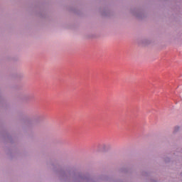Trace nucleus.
Returning <instances> with one entry per match:
<instances>
[{"instance_id":"obj_1","label":"nucleus","mask_w":182,"mask_h":182,"mask_svg":"<svg viewBox=\"0 0 182 182\" xmlns=\"http://www.w3.org/2000/svg\"><path fill=\"white\" fill-rule=\"evenodd\" d=\"M63 177H73L74 182H95V179L89 173L84 175L77 172L65 171Z\"/></svg>"},{"instance_id":"obj_2","label":"nucleus","mask_w":182,"mask_h":182,"mask_svg":"<svg viewBox=\"0 0 182 182\" xmlns=\"http://www.w3.org/2000/svg\"><path fill=\"white\" fill-rule=\"evenodd\" d=\"M178 130H180V127H176L174 128L173 133H177V132H178Z\"/></svg>"},{"instance_id":"obj_3","label":"nucleus","mask_w":182,"mask_h":182,"mask_svg":"<svg viewBox=\"0 0 182 182\" xmlns=\"http://www.w3.org/2000/svg\"><path fill=\"white\" fill-rule=\"evenodd\" d=\"M103 147H106V145H103Z\"/></svg>"}]
</instances>
